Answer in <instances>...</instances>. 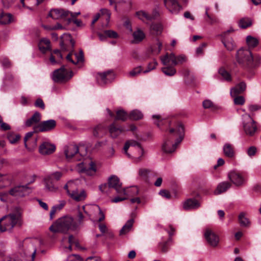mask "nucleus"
Listing matches in <instances>:
<instances>
[{
    "label": "nucleus",
    "mask_w": 261,
    "mask_h": 261,
    "mask_svg": "<svg viewBox=\"0 0 261 261\" xmlns=\"http://www.w3.org/2000/svg\"><path fill=\"white\" fill-rule=\"evenodd\" d=\"M109 131L111 137L113 138H116L124 132V129L121 126L114 122L109 126Z\"/></svg>",
    "instance_id": "27"
},
{
    "label": "nucleus",
    "mask_w": 261,
    "mask_h": 261,
    "mask_svg": "<svg viewBox=\"0 0 261 261\" xmlns=\"http://www.w3.org/2000/svg\"><path fill=\"white\" fill-rule=\"evenodd\" d=\"M113 188L119 194H127L125 189L122 188V184L120 182L118 177L113 175L109 178L108 184L101 185L99 186L100 191L105 194H110V189Z\"/></svg>",
    "instance_id": "5"
},
{
    "label": "nucleus",
    "mask_w": 261,
    "mask_h": 261,
    "mask_svg": "<svg viewBox=\"0 0 261 261\" xmlns=\"http://www.w3.org/2000/svg\"><path fill=\"white\" fill-rule=\"evenodd\" d=\"M84 213L87 214L89 217H91L92 215V212H98L100 217L98 219V221L101 222L103 221L105 218V216L104 213L102 211L100 207L96 204L94 205H90L87 206V208L85 206H83L82 207Z\"/></svg>",
    "instance_id": "21"
},
{
    "label": "nucleus",
    "mask_w": 261,
    "mask_h": 261,
    "mask_svg": "<svg viewBox=\"0 0 261 261\" xmlns=\"http://www.w3.org/2000/svg\"><path fill=\"white\" fill-rule=\"evenodd\" d=\"M69 11L64 9H51L48 16L54 19L65 18L69 15Z\"/></svg>",
    "instance_id": "25"
},
{
    "label": "nucleus",
    "mask_w": 261,
    "mask_h": 261,
    "mask_svg": "<svg viewBox=\"0 0 261 261\" xmlns=\"http://www.w3.org/2000/svg\"><path fill=\"white\" fill-rule=\"evenodd\" d=\"M246 40V43L250 48H254L258 44L257 39L250 35L247 36Z\"/></svg>",
    "instance_id": "39"
},
{
    "label": "nucleus",
    "mask_w": 261,
    "mask_h": 261,
    "mask_svg": "<svg viewBox=\"0 0 261 261\" xmlns=\"http://www.w3.org/2000/svg\"><path fill=\"white\" fill-rule=\"evenodd\" d=\"M224 154L229 158H232L234 156L235 152L232 145L229 143H225L223 147Z\"/></svg>",
    "instance_id": "32"
},
{
    "label": "nucleus",
    "mask_w": 261,
    "mask_h": 261,
    "mask_svg": "<svg viewBox=\"0 0 261 261\" xmlns=\"http://www.w3.org/2000/svg\"><path fill=\"white\" fill-rule=\"evenodd\" d=\"M202 105L204 109H210V108H213L214 109H216V107L214 105L213 102L209 99H206V100H204L202 102Z\"/></svg>",
    "instance_id": "53"
},
{
    "label": "nucleus",
    "mask_w": 261,
    "mask_h": 261,
    "mask_svg": "<svg viewBox=\"0 0 261 261\" xmlns=\"http://www.w3.org/2000/svg\"><path fill=\"white\" fill-rule=\"evenodd\" d=\"M74 44L75 42L72 39L70 34H64L61 37L60 44L62 50L63 51H70V53L66 57V60L73 64H76L75 61L71 57L73 54L72 51H71L73 48Z\"/></svg>",
    "instance_id": "8"
},
{
    "label": "nucleus",
    "mask_w": 261,
    "mask_h": 261,
    "mask_svg": "<svg viewBox=\"0 0 261 261\" xmlns=\"http://www.w3.org/2000/svg\"><path fill=\"white\" fill-rule=\"evenodd\" d=\"M150 29L153 31L156 35L161 33L163 29L162 25L160 23H152L150 26Z\"/></svg>",
    "instance_id": "46"
},
{
    "label": "nucleus",
    "mask_w": 261,
    "mask_h": 261,
    "mask_svg": "<svg viewBox=\"0 0 261 261\" xmlns=\"http://www.w3.org/2000/svg\"><path fill=\"white\" fill-rule=\"evenodd\" d=\"M93 135L95 137L100 138L103 135V127L101 125H97L93 130Z\"/></svg>",
    "instance_id": "47"
},
{
    "label": "nucleus",
    "mask_w": 261,
    "mask_h": 261,
    "mask_svg": "<svg viewBox=\"0 0 261 261\" xmlns=\"http://www.w3.org/2000/svg\"><path fill=\"white\" fill-rule=\"evenodd\" d=\"M55 149L56 146L54 144L44 142L40 145L39 151L42 155H48L53 153Z\"/></svg>",
    "instance_id": "24"
},
{
    "label": "nucleus",
    "mask_w": 261,
    "mask_h": 261,
    "mask_svg": "<svg viewBox=\"0 0 261 261\" xmlns=\"http://www.w3.org/2000/svg\"><path fill=\"white\" fill-rule=\"evenodd\" d=\"M157 48H152L151 51L155 55L159 54L162 49V43L160 41L158 40L156 43Z\"/></svg>",
    "instance_id": "57"
},
{
    "label": "nucleus",
    "mask_w": 261,
    "mask_h": 261,
    "mask_svg": "<svg viewBox=\"0 0 261 261\" xmlns=\"http://www.w3.org/2000/svg\"><path fill=\"white\" fill-rule=\"evenodd\" d=\"M165 7L172 14H177L182 7L177 0H164Z\"/></svg>",
    "instance_id": "23"
},
{
    "label": "nucleus",
    "mask_w": 261,
    "mask_h": 261,
    "mask_svg": "<svg viewBox=\"0 0 261 261\" xmlns=\"http://www.w3.org/2000/svg\"><path fill=\"white\" fill-rule=\"evenodd\" d=\"M41 118L40 113L38 112H36L30 118L26 120L25 125L27 127H30L35 124L39 123L41 120Z\"/></svg>",
    "instance_id": "30"
},
{
    "label": "nucleus",
    "mask_w": 261,
    "mask_h": 261,
    "mask_svg": "<svg viewBox=\"0 0 261 261\" xmlns=\"http://www.w3.org/2000/svg\"><path fill=\"white\" fill-rule=\"evenodd\" d=\"M73 76L72 71H68L64 66L55 70L53 73L52 79L56 83H65Z\"/></svg>",
    "instance_id": "12"
},
{
    "label": "nucleus",
    "mask_w": 261,
    "mask_h": 261,
    "mask_svg": "<svg viewBox=\"0 0 261 261\" xmlns=\"http://www.w3.org/2000/svg\"><path fill=\"white\" fill-rule=\"evenodd\" d=\"M149 172V170L147 169H140L139 171V175L141 177H146Z\"/></svg>",
    "instance_id": "61"
},
{
    "label": "nucleus",
    "mask_w": 261,
    "mask_h": 261,
    "mask_svg": "<svg viewBox=\"0 0 261 261\" xmlns=\"http://www.w3.org/2000/svg\"><path fill=\"white\" fill-rule=\"evenodd\" d=\"M50 42L49 39L43 38L41 39L39 43V48L40 51L45 53L50 49Z\"/></svg>",
    "instance_id": "33"
},
{
    "label": "nucleus",
    "mask_w": 261,
    "mask_h": 261,
    "mask_svg": "<svg viewBox=\"0 0 261 261\" xmlns=\"http://www.w3.org/2000/svg\"><path fill=\"white\" fill-rule=\"evenodd\" d=\"M236 59L241 66L247 68H255L259 65L261 61V57L259 55L253 56L249 49L243 48L237 51Z\"/></svg>",
    "instance_id": "2"
},
{
    "label": "nucleus",
    "mask_w": 261,
    "mask_h": 261,
    "mask_svg": "<svg viewBox=\"0 0 261 261\" xmlns=\"http://www.w3.org/2000/svg\"><path fill=\"white\" fill-rule=\"evenodd\" d=\"M157 65H158V63H157L156 61L154 60L152 62H150L148 64L147 69L144 70L143 71V72L144 73H147L150 72V71L156 68Z\"/></svg>",
    "instance_id": "52"
},
{
    "label": "nucleus",
    "mask_w": 261,
    "mask_h": 261,
    "mask_svg": "<svg viewBox=\"0 0 261 261\" xmlns=\"http://www.w3.org/2000/svg\"><path fill=\"white\" fill-rule=\"evenodd\" d=\"M233 97H234L233 101L235 105L242 106L244 104L245 100L243 96H239L237 95L236 96Z\"/></svg>",
    "instance_id": "50"
},
{
    "label": "nucleus",
    "mask_w": 261,
    "mask_h": 261,
    "mask_svg": "<svg viewBox=\"0 0 261 261\" xmlns=\"http://www.w3.org/2000/svg\"><path fill=\"white\" fill-rule=\"evenodd\" d=\"M228 178L232 184L237 187H241L245 185L246 181L245 176L237 171H231L228 173Z\"/></svg>",
    "instance_id": "16"
},
{
    "label": "nucleus",
    "mask_w": 261,
    "mask_h": 261,
    "mask_svg": "<svg viewBox=\"0 0 261 261\" xmlns=\"http://www.w3.org/2000/svg\"><path fill=\"white\" fill-rule=\"evenodd\" d=\"M20 218L19 213L10 214L0 219V231L4 232L11 230L18 223Z\"/></svg>",
    "instance_id": "7"
},
{
    "label": "nucleus",
    "mask_w": 261,
    "mask_h": 261,
    "mask_svg": "<svg viewBox=\"0 0 261 261\" xmlns=\"http://www.w3.org/2000/svg\"><path fill=\"white\" fill-rule=\"evenodd\" d=\"M143 116L142 112L137 110L132 111L129 115L130 119L136 120L142 119Z\"/></svg>",
    "instance_id": "41"
},
{
    "label": "nucleus",
    "mask_w": 261,
    "mask_h": 261,
    "mask_svg": "<svg viewBox=\"0 0 261 261\" xmlns=\"http://www.w3.org/2000/svg\"><path fill=\"white\" fill-rule=\"evenodd\" d=\"M105 34L111 38H117L118 36V34L115 31L112 30H106L105 31Z\"/></svg>",
    "instance_id": "55"
},
{
    "label": "nucleus",
    "mask_w": 261,
    "mask_h": 261,
    "mask_svg": "<svg viewBox=\"0 0 261 261\" xmlns=\"http://www.w3.org/2000/svg\"><path fill=\"white\" fill-rule=\"evenodd\" d=\"M2 2L5 7H9L12 4H13L16 0H1Z\"/></svg>",
    "instance_id": "62"
},
{
    "label": "nucleus",
    "mask_w": 261,
    "mask_h": 261,
    "mask_svg": "<svg viewBox=\"0 0 261 261\" xmlns=\"http://www.w3.org/2000/svg\"><path fill=\"white\" fill-rule=\"evenodd\" d=\"M62 176V173L57 171L46 175L44 178L45 189L49 192H56L58 189L55 181H58Z\"/></svg>",
    "instance_id": "11"
},
{
    "label": "nucleus",
    "mask_w": 261,
    "mask_h": 261,
    "mask_svg": "<svg viewBox=\"0 0 261 261\" xmlns=\"http://www.w3.org/2000/svg\"><path fill=\"white\" fill-rule=\"evenodd\" d=\"M77 221L78 222H76L77 223V224H79V226L83 223V221H84V216L83 215V214L81 212L79 211L77 213Z\"/></svg>",
    "instance_id": "63"
},
{
    "label": "nucleus",
    "mask_w": 261,
    "mask_h": 261,
    "mask_svg": "<svg viewBox=\"0 0 261 261\" xmlns=\"http://www.w3.org/2000/svg\"><path fill=\"white\" fill-rule=\"evenodd\" d=\"M124 153L129 158H133L134 162L138 163L142 160L144 151L141 144L135 140H128L123 147Z\"/></svg>",
    "instance_id": "4"
},
{
    "label": "nucleus",
    "mask_w": 261,
    "mask_h": 261,
    "mask_svg": "<svg viewBox=\"0 0 261 261\" xmlns=\"http://www.w3.org/2000/svg\"><path fill=\"white\" fill-rule=\"evenodd\" d=\"M74 56L75 58V60H74L75 61L76 64L83 61L84 56H83V53L82 51H81L79 55L77 54H75Z\"/></svg>",
    "instance_id": "59"
},
{
    "label": "nucleus",
    "mask_w": 261,
    "mask_h": 261,
    "mask_svg": "<svg viewBox=\"0 0 261 261\" xmlns=\"http://www.w3.org/2000/svg\"><path fill=\"white\" fill-rule=\"evenodd\" d=\"M76 169L79 172H84L89 175H93L96 172L95 164L92 161L88 164L81 162L76 165Z\"/></svg>",
    "instance_id": "18"
},
{
    "label": "nucleus",
    "mask_w": 261,
    "mask_h": 261,
    "mask_svg": "<svg viewBox=\"0 0 261 261\" xmlns=\"http://www.w3.org/2000/svg\"><path fill=\"white\" fill-rule=\"evenodd\" d=\"M73 182L70 180L64 186V189L66 190L67 194L76 201L84 200L87 196L86 192L84 190L79 192L76 189L73 188Z\"/></svg>",
    "instance_id": "10"
},
{
    "label": "nucleus",
    "mask_w": 261,
    "mask_h": 261,
    "mask_svg": "<svg viewBox=\"0 0 261 261\" xmlns=\"http://www.w3.org/2000/svg\"><path fill=\"white\" fill-rule=\"evenodd\" d=\"M34 105L36 107L39 108L41 109L42 110H44L45 109L44 103L43 101L42 100V99L41 98L37 99V100H36V101L34 103Z\"/></svg>",
    "instance_id": "56"
},
{
    "label": "nucleus",
    "mask_w": 261,
    "mask_h": 261,
    "mask_svg": "<svg viewBox=\"0 0 261 261\" xmlns=\"http://www.w3.org/2000/svg\"><path fill=\"white\" fill-rule=\"evenodd\" d=\"M233 31V30L230 29L221 35V41L224 46L229 51H231L236 47V45L233 39L228 36V33Z\"/></svg>",
    "instance_id": "19"
},
{
    "label": "nucleus",
    "mask_w": 261,
    "mask_h": 261,
    "mask_svg": "<svg viewBox=\"0 0 261 261\" xmlns=\"http://www.w3.org/2000/svg\"><path fill=\"white\" fill-rule=\"evenodd\" d=\"M204 235L206 241L211 246L216 247L218 245L219 242V238L212 230L206 229Z\"/></svg>",
    "instance_id": "22"
},
{
    "label": "nucleus",
    "mask_w": 261,
    "mask_h": 261,
    "mask_svg": "<svg viewBox=\"0 0 261 261\" xmlns=\"http://www.w3.org/2000/svg\"><path fill=\"white\" fill-rule=\"evenodd\" d=\"M185 128L183 124L178 122L175 128L169 129V134L165 137L162 145V149L166 153H171L184 138Z\"/></svg>",
    "instance_id": "1"
},
{
    "label": "nucleus",
    "mask_w": 261,
    "mask_h": 261,
    "mask_svg": "<svg viewBox=\"0 0 261 261\" xmlns=\"http://www.w3.org/2000/svg\"><path fill=\"white\" fill-rule=\"evenodd\" d=\"M200 206V202L194 198L188 199L183 203V208L186 210H195Z\"/></svg>",
    "instance_id": "26"
},
{
    "label": "nucleus",
    "mask_w": 261,
    "mask_h": 261,
    "mask_svg": "<svg viewBox=\"0 0 261 261\" xmlns=\"http://www.w3.org/2000/svg\"><path fill=\"white\" fill-rule=\"evenodd\" d=\"M239 220L242 226L247 227L249 226L250 224L249 220L245 217V214L243 212L240 213L239 215Z\"/></svg>",
    "instance_id": "43"
},
{
    "label": "nucleus",
    "mask_w": 261,
    "mask_h": 261,
    "mask_svg": "<svg viewBox=\"0 0 261 261\" xmlns=\"http://www.w3.org/2000/svg\"><path fill=\"white\" fill-rule=\"evenodd\" d=\"M101 14L102 16H105V19L107 21L106 25H108L111 17V12L107 9H101L100 10Z\"/></svg>",
    "instance_id": "51"
},
{
    "label": "nucleus",
    "mask_w": 261,
    "mask_h": 261,
    "mask_svg": "<svg viewBox=\"0 0 261 261\" xmlns=\"http://www.w3.org/2000/svg\"><path fill=\"white\" fill-rule=\"evenodd\" d=\"M160 195L162 197H165L167 199H169L171 197L170 192L166 190H162L160 191Z\"/></svg>",
    "instance_id": "60"
},
{
    "label": "nucleus",
    "mask_w": 261,
    "mask_h": 261,
    "mask_svg": "<svg viewBox=\"0 0 261 261\" xmlns=\"http://www.w3.org/2000/svg\"><path fill=\"white\" fill-rule=\"evenodd\" d=\"M231 186V184L228 181H225L219 183L216 189L215 190L214 193L215 195H219L222 193L226 192L229 189Z\"/></svg>",
    "instance_id": "29"
},
{
    "label": "nucleus",
    "mask_w": 261,
    "mask_h": 261,
    "mask_svg": "<svg viewBox=\"0 0 261 261\" xmlns=\"http://www.w3.org/2000/svg\"><path fill=\"white\" fill-rule=\"evenodd\" d=\"M56 126V121L54 119L43 121L35 126L36 132H49L54 129Z\"/></svg>",
    "instance_id": "17"
},
{
    "label": "nucleus",
    "mask_w": 261,
    "mask_h": 261,
    "mask_svg": "<svg viewBox=\"0 0 261 261\" xmlns=\"http://www.w3.org/2000/svg\"><path fill=\"white\" fill-rule=\"evenodd\" d=\"M252 24V21L249 18H243L239 21V26L243 29H246Z\"/></svg>",
    "instance_id": "44"
},
{
    "label": "nucleus",
    "mask_w": 261,
    "mask_h": 261,
    "mask_svg": "<svg viewBox=\"0 0 261 261\" xmlns=\"http://www.w3.org/2000/svg\"><path fill=\"white\" fill-rule=\"evenodd\" d=\"M242 117L243 128L245 134L249 137L254 136L257 130L256 122L249 114L245 113Z\"/></svg>",
    "instance_id": "9"
},
{
    "label": "nucleus",
    "mask_w": 261,
    "mask_h": 261,
    "mask_svg": "<svg viewBox=\"0 0 261 261\" xmlns=\"http://www.w3.org/2000/svg\"><path fill=\"white\" fill-rule=\"evenodd\" d=\"M0 62L5 68H8L11 66V62L7 57H2L0 59Z\"/></svg>",
    "instance_id": "49"
},
{
    "label": "nucleus",
    "mask_w": 261,
    "mask_h": 261,
    "mask_svg": "<svg viewBox=\"0 0 261 261\" xmlns=\"http://www.w3.org/2000/svg\"><path fill=\"white\" fill-rule=\"evenodd\" d=\"M12 15L10 13L1 12L0 13V24H7L11 22Z\"/></svg>",
    "instance_id": "35"
},
{
    "label": "nucleus",
    "mask_w": 261,
    "mask_h": 261,
    "mask_svg": "<svg viewBox=\"0 0 261 261\" xmlns=\"http://www.w3.org/2000/svg\"><path fill=\"white\" fill-rule=\"evenodd\" d=\"M134 222V220L133 219L128 220L120 230V234H125L129 232L133 226Z\"/></svg>",
    "instance_id": "36"
},
{
    "label": "nucleus",
    "mask_w": 261,
    "mask_h": 261,
    "mask_svg": "<svg viewBox=\"0 0 261 261\" xmlns=\"http://www.w3.org/2000/svg\"><path fill=\"white\" fill-rule=\"evenodd\" d=\"M137 16L138 17V18L143 20L144 21L145 20H152L154 18V16H153L152 15H150L148 14H147L146 12L143 11H140L139 12H137L136 13Z\"/></svg>",
    "instance_id": "38"
},
{
    "label": "nucleus",
    "mask_w": 261,
    "mask_h": 261,
    "mask_svg": "<svg viewBox=\"0 0 261 261\" xmlns=\"http://www.w3.org/2000/svg\"><path fill=\"white\" fill-rule=\"evenodd\" d=\"M248 108L250 112H254L259 110L260 107L257 105H251L249 106Z\"/></svg>",
    "instance_id": "64"
},
{
    "label": "nucleus",
    "mask_w": 261,
    "mask_h": 261,
    "mask_svg": "<svg viewBox=\"0 0 261 261\" xmlns=\"http://www.w3.org/2000/svg\"><path fill=\"white\" fill-rule=\"evenodd\" d=\"M143 71L141 66L136 67L128 72V76L129 77H136Z\"/></svg>",
    "instance_id": "45"
},
{
    "label": "nucleus",
    "mask_w": 261,
    "mask_h": 261,
    "mask_svg": "<svg viewBox=\"0 0 261 261\" xmlns=\"http://www.w3.org/2000/svg\"><path fill=\"white\" fill-rule=\"evenodd\" d=\"M218 72L219 74L222 77L223 80L227 82H230L231 81V76L230 74L224 68H220L219 69Z\"/></svg>",
    "instance_id": "40"
},
{
    "label": "nucleus",
    "mask_w": 261,
    "mask_h": 261,
    "mask_svg": "<svg viewBox=\"0 0 261 261\" xmlns=\"http://www.w3.org/2000/svg\"><path fill=\"white\" fill-rule=\"evenodd\" d=\"M78 228L79 224L72 217L65 216L58 219L49 229L54 233H66L69 230H76Z\"/></svg>",
    "instance_id": "3"
},
{
    "label": "nucleus",
    "mask_w": 261,
    "mask_h": 261,
    "mask_svg": "<svg viewBox=\"0 0 261 261\" xmlns=\"http://www.w3.org/2000/svg\"><path fill=\"white\" fill-rule=\"evenodd\" d=\"M162 71L167 76H172L176 73V69L172 66H167L162 67Z\"/></svg>",
    "instance_id": "37"
},
{
    "label": "nucleus",
    "mask_w": 261,
    "mask_h": 261,
    "mask_svg": "<svg viewBox=\"0 0 261 261\" xmlns=\"http://www.w3.org/2000/svg\"><path fill=\"white\" fill-rule=\"evenodd\" d=\"M66 203V202L65 200H60L59 201V204H56L51 207L49 214V217L50 220H52L54 218L55 215L57 212H59L64 207Z\"/></svg>",
    "instance_id": "31"
},
{
    "label": "nucleus",
    "mask_w": 261,
    "mask_h": 261,
    "mask_svg": "<svg viewBox=\"0 0 261 261\" xmlns=\"http://www.w3.org/2000/svg\"><path fill=\"white\" fill-rule=\"evenodd\" d=\"M134 40L132 41L133 43H138L141 42L145 38V34L142 31L138 29L133 34Z\"/></svg>",
    "instance_id": "34"
},
{
    "label": "nucleus",
    "mask_w": 261,
    "mask_h": 261,
    "mask_svg": "<svg viewBox=\"0 0 261 261\" xmlns=\"http://www.w3.org/2000/svg\"><path fill=\"white\" fill-rule=\"evenodd\" d=\"M36 240L32 241L30 239H25L22 243V247L24 255L31 257L32 261H34L35 258L37 249L35 246V242Z\"/></svg>",
    "instance_id": "15"
},
{
    "label": "nucleus",
    "mask_w": 261,
    "mask_h": 261,
    "mask_svg": "<svg viewBox=\"0 0 261 261\" xmlns=\"http://www.w3.org/2000/svg\"><path fill=\"white\" fill-rule=\"evenodd\" d=\"M20 138V136L17 134H9L8 136V139L10 142L12 144L15 143L19 140Z\"/></svg>",
    "instance_id": "54"
},
{
    "label": "nucleus",
    "mask_w": 261,
    "mask_h": 261,
    "mask_svg": "<svg viewBox=\"0 0 261 261\" xmlns=\"http://www.w3.org/2000/svg\"><path fill=\"white\" fill-rule=\"evenodd\" d=\"M31 181L26 185H19L11 188L8 193H0V198L2 201H5V197H7L8 195H10L15 198L23 197L28 195L31 192L30 188L28 187V185L32 183Z\"/></svg>",
    "instance_id": "6"
},
{
    "label": "nucleus",
    "mask_w": 261,
    "mask_h": 261,
    "mask_svg": "<svg viewBox=\"0 0 261 261\" xmlns=\"http://www.w3.org/2000/svg\"><path fill=\"white\" fill-rule=\"evenodd\" d=\"M128 117L127 113L125 112L124 110H120L117 111L116 112V117L115 118V120H121L122 121H125Z\"/></svg>",
    "instance_id": "42"
},
{
    "label": "nucleus",
    "mask_w": 261,
    "mask_h": 261,
    "mask_svg": "<svg viewBox=\"0 0 261 261\" xmlns=\"http://www.w3.org/2000/svg\"><path fill=\"white\" fill-rule=\"evenodd\" d=\"M246 85L245 82H241L234 87L230 90V95L231 96H236L237 95L242 93L246 90Z\"/></svg>",
    "instance_id": "28"
},
{
    "label": "nucleus",
    "mask_w": 261,
    "mask_h": 261,
    "mask_svg": "<svg viewBox=\"0 0 261 261\" xmlns=\"http://www.w3.org/2000/svg\"><path fill=\"white\" fill-rule=\"evenodd\" d=\"M64 152L69 161H80L82 159V154L76 145H69L65 148Z\"/></svg>",
    "instance_id": "14"
},
{
    "label": "nucleus",
    "mask_w": 261,
    "mask_h": 261,
    "mask_svg": "<svg viewBox=\"0 0 261 261\" xmlns=\"http://www.w3.org/2000/svg\"><path fill=\"white\" fill-rule=\"evenodd\" d=\"M152 118L154 120V124L159 127L163 124L166 121L165 119L162 118L161 116L160 115H153Z\"/></svg>",
    "instance_id": "48"
},
{
    "label": "nucleus",
    "mask_w": 261,
    "mask_h": 261,
    "mask_svg": "<svg viewBox=\"0 0 261 261\" xmlns=\"http://www.w3.org/2000/svg\"><path fill=\"white\" fill-rule=\"evenodd\" d=\"M160 59L162 64L164 65H167L170 62L172 63V65H176L182 64L187 60L185 55H181L176 56L173 53L166 54L165 56H161Z\"/></svg>",
    "instance_id": "13"
},
{
    "label": "nucleus",
    "mask_w": 261,
    "mask_h": 261,
    "mask_svg": "<svg viewBox=\"0 0 261 261\" xmlns=\"http://www.w3.org/2000/svg\"><path fill=\"white\" fill-rule=\"evenodd\" d=\"M114 76L113 71H108L97 73L96 79L97 82L102 85L110 83L114 79Z\"/></svg>",
    "instance_id": "20"
},
{
    "label": "nucleus",
    "mask_w": 261,
    "mask_h": 261,
    "mask_svg": "<svg viewBox=\"0 0 261 261\" xmlns=\"http://www.w3.org/2000/svg\"><path fill=\"white\" fill-rule=\"evenodd\" d=\"M256 151H257L256 147L254 146H252L250 147L248 149L247 153V154L249 156L252 157L256 154Z\"/></svg>",
    "instance_id": "58"
}]
</instances>
